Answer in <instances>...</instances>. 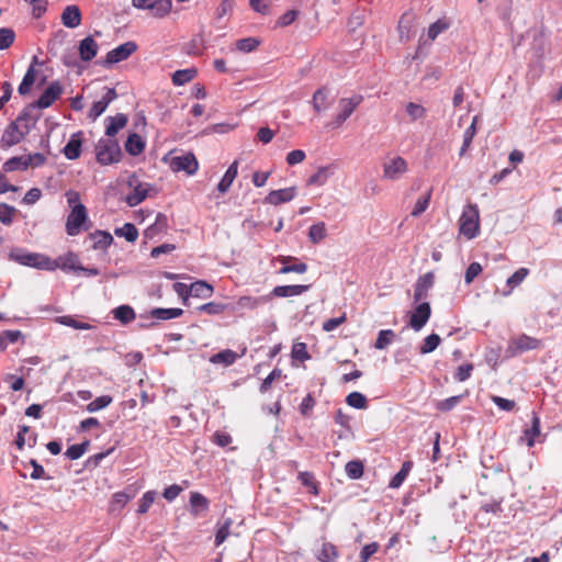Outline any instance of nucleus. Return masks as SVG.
Wrapping results in <instances>:
<instances>
[{
    "label": "nucleus",
    "mask_w": 562,
    "mask_h": 562,
    "mask_svg": "<svg viewBox=\"0 0 562 562\" xmlns=\"http://www.w3.org/2000/svg\"><path fill=\"white\" fill-rule=\"evenodd\" d=\"M167 227L168 217L162 213H158L155 223L146 229L145 235L151 237L155 234L165 231Z\"/></svg>",
    "instance_id": "a19ab883"
},
{
    "label": "nucleus",
    "mask_w": 562,
    "mask_h": 562,
    "mask_svg": "<svg viewBox=\"0 0 562 562\" xmlns=\"http://www.w3.org/2000/svg\"><path fill=\"white\" fill-rule=\"evenodd\" d=\"M226 306L221 303L209 302L198 307L199 312H203L210 315H217L225 311Z\"/></svg>",
    "instance_id": "338daca9"
},
{
    "label": "nucleus",
    "mask_w": 562,
    "mask_h": 562,
    "mask_svg": "<svg viewBox=\"0 0 562 562\" xmlns=\"http://www.w3.org/2000/svg\"><path fill=\"white\" fill-rule=\"evenodd\" d=\"M112 403V397L110 395H102L97 397L94 401L90 402L87 405V411L90 413H94L102 408L108 407Z\"/></svg>",
    "instance_id": "052dcab7"
},
{
    "label": "nucleus",
    "mask_w": 562,
    "mask_h": 562,
    "mask_svg": "<svg viewBox=\"0 0 562 562\" xmlns=\"http://www.w3.org/2000/svg\"><path fill=\"white\" fill-rule=\"evenodd\" d=\"M24 164H26L25 156L12 157L3 164V170L5 172H12L19 169L26 170L27 166H24Z\"/></svg>",
    "instance_id": "09e8293b"
},
{
    "label": "nucleus",
    "mask_w": 562,
    "mask_h": 562,
    "mask_svg": "<svg viewBox=\"0 0 562 562\" xmlns=\"http://www.w3.org/2000/svg\"><path fill=\"white\" fill-rule=\"evenodd\" d=\"M57 322L61 325L75 328V329H81L87 330L92 328V326L88 323L79 322L75 319L72 316L66 315V316H59L57 318Z\"/></svg>",
    "instance_id": "864d4df0"
},
{
    "label": "nucleus",
    "mask_w": 562,
    "mask_h": 562,
    "mask_svg": "<svg viewBox=\"0 0 562 562\" xmlns=\"http://www.w3.org/2000/svg\"><path fill=\"white\" fill-rule=\"evenodd\" d=\"M131 499V496L124 492H117L113 495L111 501V510H121Z\"/></svg>",
    "instance_id": "680f3d73"
},
{
    "label": "nucleus",
    "mask_w": 562,
    "mask_h": 562,
    "mask_svg": "<svg viewBox=\"0 0 562 562\" xmlns=\"http://www.w3.org/2000/svg\"><path fill=\"white\" fill-rule=\"evenodd\" d=\"M299 480L302 485L310 488V492L314 495L318 494V485L314 480V475L311 472L304 471L299 473Z\"/></svg>",
    "instance_id": "13d9d810"
},
{
    "label": "nucleus",
    "mask_w": 562,
    "mask_h": 562,
    "mask_svg": "<svg viewBox=\"0 0 562 562\" xmlns=\"http://www.w3.org/2000/svg\"><path fill=\"white\" fill-rule=\"evenodd\" d=\"M95 157L100 165L108 166L120 161L122 150L115 139L101 138L95 146Z\"/></svg>",
    "instance_id": "7ed1b4c3"
},
{
    "label": "nucleus",
    "mask_w": 562,
    "mask_h": 562,
    "mask_svg": "<svg viewBox=\"0 0 562 562\" xmlns=\"http://www.w3.org/2000/svg\"><path fill=\"white\" fill-rule=\"evenodd\" d=\"M414 20H415V16L409 13V12H405L400 21H398V24H397V31H398V35H400V41L401 42H408L411 41V38H413V36L415 35V32H414Z\"/></svg>",
    "instance_id": "dca6fc26"
},
{
    "label": "nucleus",
    "mask_w": 562,
    "mask_h": 562,
    "mask_svg": "<svg viewBox=\"0 0 562 562\" xmlns=\"http://www.w3.org/2000/svg\"><path fill=\"white\" fill-rule=\"evenodd\" d=\"M271 301V295H262V296H240L237 301V305L239 308L247 310H256L261 305H265Z\"/></svg>",
    "instance_id": "b1692460"
},
{
    "label": "nucleus",
    "mask_w": 562,
    "mask_h": 562,
    "mask_svg": "<svg viewBox=\"0 0 562 562\" xmlns=\"http://www.w3.org/2000/svg\"><path fill=\"white\" fill-rule=\"evenodd\" d=\"M327 236L326 226L324 222L313 224L308 231V238L313 244H318Z\"/></svg>",
    "instance_id": "4c0bfd02"
},
{
    "label": "nucleus",
    "mask_w": 562,
    "mask_h": 562,
    "mask_svg": "<svg viewBox=\"0 0 562 562\" xmlns=\"http://www.w3.org/2000/svg\"><path fill=\"white\" fill-rule=\"evenodd\" d=\"M448 29V23L443 20H437L428 27V37L434 41L440 33Z\"/></svg>",
    "instance_id": "774afa93"
},
{
    "label": "nucleus",
    "mask_w": 562,
    "mask_h": 562,
    "mask_svg": "<svg viewBox=\"0 0 562 562\" xmlns=\"http://www.w3.org/2000/svg\"><path fill=\"white\" fill-rule=\"evenodd\" d=\"M198 71L195 68L180 69L173 72L172 75V83L175 86H183L191 81Z\"/></svg>",
    "instance_id": "c9c22d12"
},
{
    "label": "nucleus",
    "mask_w": 562,
    "mask_h": 562,
    "mask_svg": "<svg viewBox=\"0 0 562 562\" xmlns=\"http://www.w3.org/2000/svg\"><path fill=\"white\" fill-rule=\"evenodd\" d=\"M529 270L527 268H520L517 271H515L508 279H507V285L509 286V291L505 293V295L509 294L510 291L519 285L525 278L528 276Z\"/></svg>",
    "instance_id": "603ef678"
},
{
    "label": "nucleus",
    "mask_w": 562,
    "mask_h": 562,
    "mask_svg": "<svg viewBox=\"0 0 562 562\" xmlns=\"http://www.w3.org/2000/svg\"><path fill=\"white\" fill-rule=\"evenodd\" d=\"M395 338V333L392 329H383L378 334L374 347L376 349H385Z\"/></svg>",
    "instance_id": "c03bdc74"
},
{
    "label": "nucleus",
    "mask_w": 562,
    "mask_h": 562,
    "mask_svg": "<svg viewBox=\"0 0 562 562\" xmlns=\"http://www.w3.org/2000/svg\"><path fill=\"white\" fill-rule=\"evenodd\" d=\"M329 91L327 88L323 87L317 89L312 99L313 108L317 113L329 108L331 102L328 100Z\"/></svg>",
    "instance_id": "a878e982"
},
{
    "label": "nucleus",
    "mask_w": 562,
    "mask_h": 562,
    "mask_svg": "<svg viewBox=\"0 0 562 562\" xmlns=\"http://www.w3.org/2000/svg\"><path fill=\"white\" fill-rule=\"evenodd\" d=\"M238 358V355L231 350L225 349L223 351H220L217 353H214L210 358V362L213 364H224V366H232Z\"/></svg>",
    "instance_id": "c85d7f7f"
},
{
    "label": "nucleus",
    "mask_w": 562,
    "mask_h": 562,
    "mask_svg": "<svg viewBox=\"0 0 562 562\" xmlns=\"http://www.w3.org/2000/svg\"><path fill=\"white\" fill-rule=\"evenodd\" d=\"M155 497H156V492L154 491H148L146 492L143 497L140 498L139 501V505H138V508H137V513L138 514H145L148 512L149 507L151 506V504L154 503L155 501Z\"/></svg>",
    "instance_id": "e2e57ef3"
},
{
    "label": "nucleus",
    "mask_w": 562,
    "mask_h": 562,
    "mask_svg": "<svg viewBox=\"0 0 562 562\" xmlns=\"http://www.w3.org/2000/svg\"><path fill=\"white\" fill-rule=\"evenodd\" d=\"M38 109L37 105H34V102L33 103H30L29 105H26L23 111L19 114V116L16 117V121L18 122H23V121H33V122H36L40 117V114H36L34 115L33 112Z\"/></svg>",
    "instance_id": "69168bd1"
},
{
    "label": "nucleus",
    "mask_w": 562,
    "mask_h": 562,
    "mask_svg": "<svg viewBox=\"0 0 562 562\" xmlns=\"http://www.w3.org/2000/svg\"><path fill=\"white\" fill-rule=\"evenodd\" d=\"M346 402L349 406L357 409H364L368 406L367 397L360 392H351L348 394Z\"/></svg>",
    "instance_id": "a18cd8bd"
},
{
    "label": "nucleus",
    "mask_w": 562,
    "mask_h": 562,
    "mask_svg": "<svg viewBox=\"0 0 562 562\" xmlns=\"http://www.w3.org/2000/svg\"><path fill=\"white\" fill-rule=\"evenodd\" d=\"M407 170L406 161L402 157H395L384 165L383 175L386 179H398Z\"/></svg>",
    "instance_id": "a211bd4d"
},
{
    "label": "nucleus",
    "mask_w": 562,
    "mask_h": 562,
    "mask_svg": "<svg viewBox=\"0 0 562 562\" xmlns=\"http://www.w3.org/2000/svg\"><path fill=\"white\" fill-rule=\"evenodd\" d=\"M541 347V340L530 337L526 334H521L517 337H513L508 341L506 353L508 357H516L529 350H535Z\"/></svg>",
    "instance_id": "20e7f679"
},
{
    "label": "nucleus",
    "mask_w": 562,
    "mask_h": 562,
    "mask_svg": "<svg viewBox=\"0 0 562 562\" xmlns=\"http://www.w3.org/2000/svg\"><path fill=\"white\" fill-rule=\"evenodd\" d=\"M82 146V132L74 133L66 146L63 149L64 155L69 160H75L80 157Z\"/></svg>",
    "instance_id": "6ab92c4d"
},
{
    "label": "nucleus",
    "mask_w": 562,
    "mask_h": 562,
    "mask_svg": "<svg viewBox=\"0 0 562 562\" xmlns=\"http://www.w3.org/2000/svg\"><path fill=\"white\" fill-rule=\"evenodd\" d=\"M232 524H233V521L231 518H226L223 521V524H218L217 530L215 533V546L222 544L227 539V537L229 536V532H231L229 529H231Z\"/></svg>",
    "instance_id": "de8ad7c7"
},
{
    "label": "nucleus",
    "mask_w": 562,
    "mask_h": 562,
    "mask_svg": "<svg viewBox=\"0 0 562 562\" xmlns=\"http://www.w3.org/2000/svg\"><path fill=\"white\" fill-rule=\"evenodd\" d=\"M190 513L193 517H200L209 510V499L199 492H192L190 495Z\"/></svg>",
    "instance_id": "aec40b11"
},
{
    "label": "nucleus",
    "mask_w": 562,
    "mask_h": 562,
    "mask_svg": "<svg viewBox=\"0 0 562 562\" xmlns=\"http://www.w3.org/2000/svg\"><path fill=\"white\" fill-rule=\"evenodd\" d=\"M441 339L437 334H430L424 339L423 345L419 348L422 355L432 352L440 344Z\"/></svg>",
    "instance_id": "8fccbe9b"
},
{
    "label": "nucleus",
    "mask_w": 562,
    "mask_h": 562,
    "mask_svg": "<svg viewBox=\"0 0 562 562\" xmlns=\"http://www.w3.org/2000/svg\"><path fill=\"white\" fill-rule=\"evenodd\" d=\"M311 285L305 284H295V285H278L276 286L272 292L269 294L277 297H290V296H296L301 295L302 293L306 292Z\"/></svg>",
    "instance_id": "412c9836"
},
{
    "label": "nucleus",
    "mask_w": 562,
    "mask_h": 562,
    "mask_svg": "<svg viewBox=\"0 0 562 562\" xmlns=\"http://www.w3.org/2000/svg\"><path fill=\"white\" fill-rule=\"evenodd\" d=\"M260 44L256 37H246L236 42V48L243 53H250L255 50Z\"/></svg>",
    "instance_id": "4d7b16f0"
},
{
    "label": "nucleus",
    "mask_w": 562,
    "mask_h": 562,
    "mask_svg": "<svg viewBox=\"0 0 562 562\" xmlns=\"http://www.w3.org/2000/svg\"><path fill=\"white\" fill-rule=\"evenodd\" d=\"M61 22L66 27L75 29L81 23L80 9L75 5H67L61 13Z\"/></svg>",
    "instance_id": "5701e85b"
},
{
    "label": "nucleus",
    "mask_w": 562,
    "mask_h": 562,
    "mask_svg": "<svg viewBox=\"0 0 562 562\" xmlns=\"http://www.w3.org/2000/svg\"><path fill=\"white\" fill-rule=\"evenodd\" d=\"M16 120L11 122L9 126L4 130L1 144L3 147H11L13 145L19 144L24 136L30 132V127L27 125L24 126V130L19 128V124Z\"/></svg>",
    "instance_id": "9b49d317"
},
{
    "label": "nucleus",
    "mask_w": 562,
    "mask_h": 562,
    "mask_svg": "<svg viewBox=\"0 0 562 562\" xmlns=\"http://www.w3.org/2000/svg\"><path fill=\"white\" fill-rule=\"evenodd\" d=\"M430 315H431V308H430L429 303H427V302L419 303L415 307L414 312L411 315L409 326L415 331H419L426 325Z\"/></svg>",
    "instance_id": "f8f14e48"
},
{
    "label": "nucleus",
    "mask_w": 562,
    "mask_h": 562,
    "mask_svg": "<svg viewBox=\"0 0 562 562\" xmlns=\"http://www.w3.org/2000/svg\"><path fill=\"white\" fill-rule=\"evenodd\" d=\"M296 195V188L290 187L280 190H273L265 198L263 202L271 205H279L292 201Z\"/></svg>",
    "instance_id": "4468645a"
},
{
    "label": "nucleus",
    "mask_w": 562,
    "mask_h": 562,
    "mask_svg": "<svg viewBox=\"0 0 562 562\" xmlns=\"http://www.w3.org/2000/svg\"><path fill=\"white\" fill-rule=\"evenodd\" d=\"M183 314L181 308H162L157 307L150 311L149 315L153 318L167 321L171 318L180 317Z\"/></svg>",
    "instance_id": "473e14b6"
},
{
    "label": "nucleus",
    "mask_w": 562,
    "mask_h": 562,
    "mask_svg": "<svg viewBox=\"0 0 562 562\" xmlns=\"http://www.w3.org/2000/svg\"><path fill=\"white\" fill-rule=\"evenodd\" d=\"M430 196H431L430 191H428L425 195L420 196L416 201L411 215L414 217H418L419 215H422L427 210V207L429 205Z\"/></svg>",
    "instance_id": "bf43d9fd"
},
{
    "label": "nucleus",
    "mask_w": 562,
    "mask_h": 562,
    "mask_svg": "<svg viewBox=\"0 0 562 562\" xmlns=\"http://www.w3.org/2000/svg\"><path fill=\"white\" fill-rule=\"evenodd\" d=\"M540 435V418L532 414L531 426L524 431V438L528 447H533L536 437Z\"/></svg>",
    "instance_id": "7c9ffc66"
},
{
    "label": "nucleus",
    "mask_w": 562,
    "mask_h": 562,
    "mask_svg": "<svg viewBox=\"0 0 562 562\" xmlns=\"http://www.w3.org/2000/svg\"><path fill=\"white\" fill-rule=\"evenodd\" d=\"M87 220L88 214L86 206L81 203L76 204L66 221L67 234L69 236H77L83 228V224Z\"/></svg>",
    "instance_id": "39448f33"
},
{
    "label": "nucleus",
    "mask_w": 562,
    "mask_h": 562,
    "mask_svg": "<svg viewBox=\"0 0 562 562\" xmlns=\"http://www.w3.org/2000/svg\"><path fill=\"white\" fill-rule=\"evenodd\" d=\"M98 48L99 46L92 36H87L83 40H81L78 47L81 60H92L97 56Z\"/></svg>",
    "instance_id": "4be33fe9"
},
{
    "label": "nucleus",
    "mask_w": 562,
    "mask_h": 562,
    "mask_svg": "<svg viewBox=\"0 0 562 562\" xmlns=\"http://www.w3.org/2000/svg\"><path fill=\"white\" fill-rule=\"evenodd\" d=\"M282 263L284 265L280 270L279 273L286 274L290 272H296V273H304L307 271V265L304 262H299L295 265H288L290 260H292V257H281L280 259Z\"/></svg>",
    "instance_id": "ea45409f"
},
{
    "label": "nucleus",
    "mask_w": 562,
    "mask_h": 562,
    "mask_svg": "<svg viewBox=\"0 0 562 562\" xmlns=\"http://www.w3.org/2000/svg\"><path fill=\"white\" fill-rule=\"evenodd\" d=\"M477 120H479V117L474 116L471 125L465 130V132L463 134V144H462L461 149H460V155H463L468 150V148L470 147V145L472 143L473 137L476 134V122H477Z\"/></svg>",
    "instance_id": "37998d69"
},
{
    "label": "nucleus",
    "mask_w": 562,
    "mask_h": 562,
    "mask_svg": "<svg viewBox=\"0 0 562 562\" xmlns=\"http://www.w3.org/2000/svg\"><path fill=\"white\" fill-rule=\"evenodd\" d=\"M127 186L133 188V192L125 198V201L130 206H136L147 198V184L140 183L135 173L128 177Z\"/></svg>",
    "instance_id": "9d476101"
},
{
    "label": "nucleus",
    "mask_w": 562,
    "mask_h": 562,
    "mask_svg": "<svg viewBox=\"0 0 562 562\" xmlns=\"http://www.w3.org/2000/svg\"><path fill=\"white\" fill-rule=\"evenodd\" d=\"M113 316L115 319L126 325L135 319L136 314L130 305H121L113 310Z\"/></svg>",
    "instance_id": "f704fd0d"
},
{
    "label": "nucleus",
    "mask_w": 562,
    "mask_h": 562,
    "mask_svg": "<svg viewBox=\"0 0 562 562\" xmlns=\"http://www.w3.org/2000/svg\"><path fill=\"white\" fill-rule=\"evenodd\" d=\"M114 233L119 237H124L130 243H134L138 237V231L132 223H125L122 227L115 228Z\"/></svg>",
    "instance_id": "58836bf2"
},
{
    "label": "nucleus",
    "mask_w": 562,
    "mask_h": 562,
    "mask_svg": "<svg viewBox=\"0 0 562 562\" xmlns=\"http://www.w3.org/2000/svg\"><path fill=\"white\" fill-rule=\"evenodd\" d=\"M237 168H238V162L237 161H234L228 167V169L226 170V172L224 173L223 178L221 179V181L217 184L218 192L224 194V193H226L228 191V189L231 188V186L234 182L235 178L237 177Z\"/></svg>",
    "instance_id": "bb28decb"
},
{
    "label": "nucleus",
    "mask_w": 562,
    "mask_h": 562,
    "mask_svg": "<svg viewBox=\"0 0 562 562\" xmlns=\"http://www.w3.org/2000/svg\"><path fill=\"white\" fill-rule=\"evenodd\" d=\"M338 555V550L333 543L324 542L317 559L321 562H337Z\"/></svg>",
    "instance_id": "72a5a7b5"
},
{
    "label": "nucleus",
    "mask_w": 562,
    "mask_h": 562,
    "mask_svg": "<svg viewBox=\"0 0 562 562\" xmlns=\"http://www.w3.org/2000/svg\"><path fill=\"white\" fill-rule=\"evenodd\" d=\"M345 471L348 477L358 480L363 475V463L359 460H352L347 462Z\"/></svg>",
    "instance_id": "49530a36"
},
{
    "label": "nucleus",
    "mask_w": 562,
    "mask_h": 562,
    "mask_svg": "<svg viewBox=\"0 0 562 562\" xmlns=\"http://www.w3.org/2000/svg\"><path fill=\"white\" fill-rule=\"evenodd\" d=\"M132 4L136 9L150 10L156 18H164L172 8L171 0H132Z\"/></svg>",
    "instance_id": "6e6552de"
},
{
    "label": "nucleus",
    "mask_w": 562,
    "mask_h": 562,
    "mask_svg": "<svg viewBox=\"0 0 562 562\" xmlns=\"http://www.w3.org/2000/svg\"><path fill=\"white\" fill-rule=\"evenodd\" d=\"M362 101L363 97L361 94H353L350 98L340 99L338 102L339 112L331 124L335 127L340 126L347 121V119L353 113V111L360 105Z\"/></svg>",
    "instance_id": "423d86ee"
},
{
    "label": "nucleus",
    "mask_w": 562,
    "mask_h": 562,
    "mask_svg": "<svg viewBox=\"0 0 562 562\" xmlns=\"http://www.w3.org/2000/svg\"><path fill=\"white\" fill-rule=\"evenodd\" d=\"M63 93V87L59 81H53L41 94L34 105L38 109L49 108Z\"/></svg>",
    "instance_id": "ddd939ff"
},
{
    "label": "nucleus",
    "mask_w": 562,
    "mask_h": 562,
    "mask_svg": "<svg viewBox=\"0 0 562 562\" xmlns=\"http://www.w3.org/2000/svg\"><path fill=\"white\" fill-rule=\"evenodd\" d=\"M190 296L207 299L213 293V286L205 281H195L190 285Z\"/></svg>",
    "instance_id": "c756f323"
},
{
    "label": "nucleus",
    "mask_w": 562,
    "mask_h": 562,
    "mask_svg": "<svg viewBox=\"0 0 562 562\" xmlns=\"http://www.w3.org/2000/svg\"><path fill=\"white\" fill-rule=\"evenodd\" d=\"M405 110L412 121L424 119L426 115V109L422 104L415 102H408Z\"/></svg>",
    "instance_id": "5fc2aeb1"
},
{
    "label": "nucleus",
    "mask_w": 562,
    "mask_h": 562,
    "mask_svg": "<svg viewBox=\"0 0 562 562\" xmlns=\"http://www.w3.org/2000/svg\"><path fill=\"white\" fill-rule=\"evenodd\" d=\"M459 232L468 239H473L480 232V213L476 204L464 206L459 220Z\"/></svg>",
    "instance_id": "f03ea898"
},
{
    "label": "nucleus",
    "mask_w": 562,
    "mask_h": 562,
    "mask_svg": "<svg viewBox=\"0 0 562 562\" xmlns=\"http://www.w3.org/2000/svg\"><path fill=\"white\" fill-rule=\"evenodd\" d=\"M35 76H36V71L34 69V66L33 64L29 67V69L26 70L23 79H22V82L20 83L19 86V93L21 95H25L27 94L30 91H31V88L32 86L34 85L35 82Z\"/></svg>",
    "instance_id": "e433bc0d"
},
{
    "label": "nucleus",
    "mask_w": 562,
    "mask_h": 562,
    "mask_svg": "<svg viewBox=\"0 0 562 562\" xmlns=\"http://www.w3.org/2000/svg\"><path fill=\"white\" fill-rule=\"evenodd\" d=\"M434 283L435 276L432 272H427L424 276L419 277L415 284L414 301L418 303L422 300L426 299L428 295V291L434 286Z\"/></svg>",
    "instance_id": "2eb2a0df"
},
{
    "label": "nucleus",
    "mask_w": 562,
    "mask_h": 562,
    "mask_svg": "<svg viewBox=\"0 0 562 562\" xmlns=\"http://www.w3.org/2000/svg\"><path fill=\"white\" fill-rule=\"evenodd\" d=\"M462 397H463L462 395H456V396H451L449 398H446L443 401H439L436 404V408L441 411V412H449L452 408H454L461 402Z\"/></svg>",
    "instance_id": "0e129e2a"
},
{
    "label": "nucleus",
    "mask_w": 562,
    "mask_h": 562,
    "mask_svg": "<svg viewBox=\"0 0 562 562\" xmlns=\"http://www.w3.org/2000/svg\"><path fill=\"white\" fill-rule=\"evenodd\" d=\"M108 125L105 128V134L109 136V138L115 136L117 132L125 127L127 124V116L125 114L119 113L115 116H108L106 117Z\"/></svg>",
    "instance_id": "393cba45"
},
{
    "label": "nucleus",
    "mask_w": 562,
    "mask_h": 562,
    "mask_svg": "<svg viewBox=\"0 0 562 562\" xmlns=\"http://www.w3.org/2000/svg\"><path fill=\"white\" fill-rule=\"evenodd\" d=\"M169 166L172 171H184L189 176L194 175L199 168L198 160L192 153H186L183 155L172 157Z\"/></svg>",
    "instance_id": "1a4fd4ad"
},
{
    "label": "nucleus",
    "mask_w": 562,
    "mask_h": 562,
    "mask_svg": "<svg viewBox=\"0 0 562 562\" xmlns=\"http://www.w3.org/2000/svg\"><path fill=\"white\" fill-rule=\"evenodd\" d=\"M137 49V45L133 41L125 42L117 47L113 48L106 54V57L100 64L103 67H110L116 63L127 59Z\"/></svg>",
    "instance_id": "0eeeda50"
},
{
    "label": "nucleus",
    "mask_w": 562,
    "mask_h": 562,
    "mask_svg": "<svg viewBox=\"0 0 562 562\" xmlns=\"http://www.w3.org/2000/svg\"><path fill=\"white\" fill-rule=\"evenodd\" d=\"M89 237L93 240L92 248L95 250L106 249L113 243L112 235L105 231H95L91 233Z\"/></svg>",
    "instance_id": "cd10ccee"
},
{
    "label": "nucleus",
    "mask_w": 562,
    "mask_h": 562,
    "mask_svg": "<svg viewBox=\"0 0 562 562\" xmlns=\"http://www.w3.org/2000/svg\"><path fill=\"white\" fill-rule=\"evenodd\" d=\"M144 147H145V143L143 142L142 137L138 134L133 133L127 137L126 143H125V150L130 155H132V156L139 155L144 150Z\"/></svg>",
    "instance_id": "2f4dec72"
},
{
    "label": "nucleus",
    "mask_w": 562,
    "mask_h": 562,
    "mask_svg": "<svg viewBox=\"0 0 562 562\" xmlns=\"http://www.w3.org/2000/svg\"><path fill=\"white\" fill-rule=\"evenodd\" d=\"M18 210L7 203H0V222L3 225H11Z\"/></svg>",
    "instance_id": "3c124183"
},
{
    "label": "nucleus",
    "mask_w": 562,
    "mask_h": 562,
    "mask_svg": "<svg viewBox=\"0 0 562 562\" xmlns=\"http://www.w3.org/2000/svg\"><path fill=\"white\" fill-rule=\"evenodd\" d=\"M53 262L65 272H79V270H83V266L80 263L78 256L71 251L65 256H59L57 259H54Z\"/></svg>",
    "instance_id": "f3484780"
},
{
    "label": "nucleus",
    "mask_w": 562,
    "mask_h": 562,
    "mask_svg": "<svg viewBox=\"0 0 562 562\" xmlns=\"http://www.w3.org/2000/svg\"><path fill=\"white\" fill-rule=\"evenodd\" d=\"M15 40V33L10 27L0 29V50L9 48Z\"/></svg>",
    "instance_id": "6e6d98bb"
},
{
    "label": "nucleus",
    "mask_w": 562,
    "mask_h": 562,
    "mask_svg": "<svg viewBox=\"0 0 562 562\" xmlns=\"http://www.w3.org/2000/svg\"><path fill=\"white\" fill-rule=\"evenodd\" d=\"M331 175L333 171L330 167H321L314 175L310 177L308 184L323 186Z\"/></svg>",
    "instance_id": "79ce46f5"
},
{
    "label": "nucleus",
    "mask_w": 562,
    "mask_h": 562,
    "mask_svg": "<svg viewBox=\"0 0 562 562\" xmlns=\"http://www.w3.org/2000/svg\"><path fill=\"white\" fill-rule=\"evenodd\" d=\"M9 259L22 266L40 270L54 271L57 269V265L53 262V259L48 256L37 252H29L23 248H13L9 254Z\"/></svg>",
    "instance_id": "f257e3e1"
}]
</instances>
